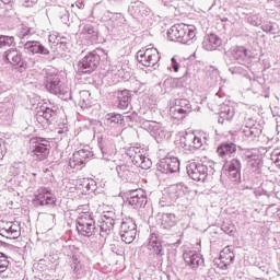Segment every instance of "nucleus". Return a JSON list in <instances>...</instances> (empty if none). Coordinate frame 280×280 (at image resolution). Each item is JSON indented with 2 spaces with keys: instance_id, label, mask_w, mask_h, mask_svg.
<instances>
[{
  "instance_id": "55",
  "label": "nucleus",
  "mask_w": 280,
  "mask_h": 280,
  "mask_svg": "<svg viewBox=\"0 0 280 280\" xmlns=\"http://www.w3.org/2000/svg\"><path fill=\"white\" fill-rule=\"evenodd\" d=\"M58 36H59V33L50 34L48 37L49 43H52V45H58Z\"/></svg>"
},
{
  "instance_id": "19",
  "label": "nucleus",
  "mask_w": 280,
  "mask_h": 280,
  "mask_svg": "<svg viewBox=\"0 0 280 280\" xmlns=\"http://www.w3.org/2000/svg\"><path fill=\"white\" fill-rule=\"evenodd\" d=\"M209 140V133L202 131L200 136L196 133H186L184 137L185 145L194 148V150H200L205 143Z\"/></svg>"
},
{
  "instance_id": "45",
  "label": "nucleus",
  "mask_w": 280,
  "mask_h": 280,
  "mask_svg": "<svg viewBox=\"0 0 280 280\" xmlns=\"http://www.w3.org/2000/svg\"><path fill=\"white\" fill-rule=\"evenodd\" d=\"M13 45H15L14 36L0 35V49H3V47H12Z\"/></svg>"
},
{
  "instance_id": "51",
  "label": "nucleus",
  "mask_w": 280,
  "mask_h": 280,
  "mask_svg": "<svg viewBox=\"0 0 280 280\" xmlns=\"http://www.w3.org/2000/svg\"><path fill=\"white\" fill-rule=\"evenodd\" d=\"M57 45L62 49H67V37L59 35L57 39Z\"/></svg>"
},
{
  "instance_id": "44",
  "label": "nucleus",
  "mask_w": 280,
  "mask_h": 280,
  "mask_svg": "<svg viewBox=\"0 0 280 280\" xmlns=\"http://www.w3.org/2000/svg\"><path fill=\"white\" fill-rule=\"evenodd\" d=\"M34 34H36V31H34V28L28 26H22L20 32L18 33V36L22 40H30V38H32Z\"/></svg>"
},
{
  "instance_id": "29",
  "label": "nucleus",
  "mask_w": 280,
  "mask_h": 280,
  "mask_svg": "<svg viewBox=\"0 0 280 280\" xmlns=\"http://www.w3.org/2000/svg\"><path fill=\"white\" fill-rule=\"evenodd\" d=\"M220 45H222V39L215 34L205 36L202 42V48L206 51H215Z\"/></svg>"
},
{
  "instance_id": "18",
  "label": "nucleus",
  "mask_w": 280,
  "mask_h": 280,
  "mask_svg": "<svg viewBox=\"0 0 280 280\" xmlns=\"http://www.w3.org/2000/svg\"><path fill=\"white\" fill-rule=\"evenodd\" d=\"M156 167L162 174H176L180 171V160L176 156H166L160 160Z\"/></svg>"
},
{
  "instance_id": "22",
  "label": "nucleus",
  "mask_w": 280,
  "mask_h": 280,
  "mask_svg": "<svg viewBox=\"0 0 280 280\" xmlns=\"http://www.w3.org/2000/svg\"><path fill=\"white\" fill-rule=\"evenodd\" d=\"M235 254L231 252V247H225L220 252V256L215 259V264L221 270H226V268L233 264Z\"/></svg>"
},
{
  "instance_id": "64",
  "label": "nucleus",
  "mask_w": 280,
  "mask_h": 280,
  "mask_svg": "<svg viewBox=\"0 0 280 280\" xmlns=\"http://www.w3.org/2000/svg\"><path fill=\"white\" fill-rule=\"evenodd\" d=\"M50 218L54 220V219L56 218V215H54V214H50Z\"/></svg>"
},
{
  "instance_id": "39",
  "label": "nucleus",
  "mask_w": 280,
  "mask_h": 280,
  "mask_svg": "<svg viewBox=\"0 0 280 280\" xmlns=\"http://www.w3.org/2000/svg\"><path fill=\"white\" fill-rule=\"evenodd\" d=\"M176 222H178V220L176 219V214L174 213H163L161 217L162 229L170 230L173 226H176Z\"/></svg>"
},
{
  "instance_id": "36",
  "label": "nucleus",
  "mask_w": 280,
  "mask_h": 280,
  "mask_svg": "<svg viewBox=\"0 0 280 280\" xmlns=\"http://www.w3.org/2000/svg\"><path fill=\"white\" fill-rule=\"evenodd\" d=\"M117 100H118V108L120 110H127L128 106H130V100H131L130 91L122 90L118 92Z\"/></svg>"
},
{
  "instance_id": "56",
  "label": "nucleus",
  "mask_w": 280,
  "mask_h": 280,
  "mask_svg": "<svg viewBox=\"0 0 280 280\" xmlns=\"http://www.w3.org/2000/svg\"><path fill=\"white\" fill-rule=\"evenodd\" d=\"M250 25H254L255 27H259V25H261V20H259V18L257 16H252L249 20Z\"/></svg>"
},
{
  "instance_id": "60",
  "label": "nucleus",
  "mask_w": 280,
  "mask_h": 280,
  "mask_svg": "<svg viewBox=\"0 0 280 280\" xmlns=\"http://www.w3.org/2000/svg\"><path fill=\"white\" fill-rule=\"evenodd\" d=\"M0 1H2V3H4L5 5H8V3L12 2V0H0Z\"/></svg>"
},
{
  "instance_id": "16",
  "label": "nucleus",
  "mask_w": 280,
  "mask_h": 280,
  "mask_svg": "<svg viewBox=\"0 0 280 280\" xmlns=\"http://www.w3.org/2000/svg\"><path fill=\"white\" fill-rule=\"evenodd\" d=\"M100 55L97 52L92 51L88 54L82 60L79 61V73H93L94 69H97V65H100Z\"/></svg>"
},
{
  "instance_id": "1",
  "label": "nucleus",
  "mask_w": 280,
  "mask_h": 280,
  "mask_svg": "<svg viewBox=\"0 0 280 280\" xmlns=\"http://www.w3.org/2000/svg\"><path fill=\"white\" fill-rule=\"evenodd\" d=\"M92 16L102 23H107V30L112 32L115 38H124L126 36V18L124 14L112 13L106 10L104 4L98 3L93 8Z\"/></svg>"
},
{
  "instance_id": "48",
  "label": "nucleus",
  "mask_w": 280,
  "mask_h": 280,
  "mask_svg": "<svg viewBox=\"0 0 280 280\" xmlns=\"http://www.w3.org/2000/svg\"><path fill=\"white\" fill-rule=\"evenodd\" d=\"M262 32L267 34H277V28L272 25V22H266L261 25Z\"/></svg>"
},
{
  "instance_id": "43",
  "label": "nucleus",
  "mask_w": 280,
  "mask_h": 280,
  "mask_svg": "<svg viewBox=\"0 0 280 280\" xmlns=\"http://www.w3.org/2000/svg\"><path fill=\"white\" fill-rule=\"evenodd\" d=\"M232 56L234 60H237V62H245L246 58H248V54L246 48L240 46L233 49Z\"/></svg>"
},
{
  "instance_id": "34",
  "label": "nucleus",
  "mask_w": 280,
  "mask_h": 280,
  "mask_svg": "<svg viewBox=\"0 0 280 280\" xmlns=\"http://www.w3.org/2000/svg\"><path fill=\"white\" fill-rule=\"evenodd\" d=\"M77 189L81 194H86L88 191H95V180L90 178H81L78 180Z\"/></svg>"
},
{
  "instance_id": "12",
  "label": "nucleus",
  "mask_w": 280,
  "mask_h": 280,
  "mask_svg": "<svg viewBox=\"0 0 280 280\" xmlns=\"http://www.w3.org/2000/svg\"><path fill=\"white\" fill-rule=\"evenodd\" d=\"M31 152L38 161H45L49 156V141L45 138H34L31 140Z\"/></svg>"
},
{
  "instance_id": "46",
  "label": "nucleus",
  "mask_w": 280,
  "mask_h": 280,
  "mask_svg": "<svg viewBox=\"0 0 280 280\" xmlns=\"http://www.w3.org/2000/svg\"><path fill=\"white\" fill-rule=\"evenodd\" d=\"M10 266V260L5 254L0 253V272H5Z\"/></svg>"
},
{
  "instance_id": "47",
  "label": "nucleus",
  "mask_w": 280,
  "mask_h": 280,
  "mask_svg": "<svg viewBox=\"0 0 280 280\" xmlns=\"http://www.w3.org/2000/svg\"><path fill=\"white\" fill-rule=\"evenodd\" d=\"M221 230L225 232L226 235H235V225L233 223H223Z\"/></svg>"
},
{
  "instance_id": "13",
  "label": "nucleus",
  "mask_w": 280,
  "mask_h": 280,
  "mask_svg": "<svg viewBox=\"0 0 280 280\" xmlns=\"http://www.w3.org/2000/svg\"><path fill=\"white\" fill-rule=\"evenodd\" d=\"M191 112V103L187 98H176L175 105L171 107L170 115L173 119H185Z\"/></svg>"
},
{
  "instance_id": "8",
  "label": "nucleus",
  "mask_w": 280,
  "mask_h": 280,
  "mask_svg": "<svg viewBox=\"0 0 280 280\" xmlns=\"http://www.w3.org/2000/svg\"><path fill=\"white\" fill-rule=\"evenodd\" d=\"M58 115V107H56L51 103H43L42 105L37 106L35 119L42 126L47 124H51L56 116Z\"/></svg>"
},
{
  "instance_id": "2",
  "label": "nucleus",
  "mask_w": 280,
  "mask_h": 280,
  "mask_svg": "<svg viewBox=\"0 0 280 280\" xmlns=\"http://www.w3.org/2000/svg\"><path fill=\"white\" fill-rule=\"evenodd\" d=\"M170 40L191 45L196 38V26L187 24H175L167 31Z\"/></svg>"
},
{
  "instance_id": "49",
  "label": "nucleus",
  "mask_w": 280,
  "mask_h": 280,
  "mask_svg": "<svg viewBox=\"0 0 280 280\" xmlns=\"http://www.w3.org/2000/svg\"><path fill=\"white\" fill-rule=\"evenodd\" d=\"M271 161L275 163V165H277V167H279L280 170V151L279 150H275L271 153Z\"/></svg>"
},
{
  "instance_id": "58",
  "label": "nucleus",
  "mask_w": 280,
  "mask_h": 280,
  "mask_svg": "<svg viewBox=\"0 0 280 280\" xmlns=\"http://www.w3.org/2000/svg\"><path fill=\"white\" fill-rule=\"evenodd\" d=\"M84 0H78L75 2V7L79 9V10H84Z\"/></svg>"
},
{
  "instance_id": "41",
  "label": "nucleus",
  "mask_w": 280,
  "mask_h": 280,
  "mask_svg": "<svg viewBox=\"0 0 280 280\" xmlns=\"http://www.w3.org/2000/svg\"><path fill=\"white\" fill-rule=\"evenodd\" d=\"M79 33L86 36V38H92V40L97 38V32H95V28L91 24H81L79 26Z\"/></svg>"
},
{
  "instance_id": "24",
  "label": "nucleus",
  "mask_w": 280,
  "mask_h": 280,
  "mask_svg": "<svg viewBox=\"0 0 280 280\" xmlns=\"http://www.w3.org/2000/svg\"><path fill=\"white\" fill-rule=\"evenodd\" d=\"M233 117H235V106L231 102L223 103L219 109L218 121L224 124V121H232Z\"/></svg>"
},
{
  "instance_id": "14",
  "label": "nucleus",
  "mask_w": 280,
  "mask_h": 280,
  "mask_svg": "<svg viewBox=\"0 0 280 280\" xmlns=\"http://www.w3.org/2000/svg\"><path fill=\"white\" fill-rule=\"evenodd\" d=\"M137 60L142 67H154L161 60L159 50L154 47L141 49L137 52Z\"/></svg>"
},
{
  "instance_id": "7",
  "label": "nucleus",
  "mask_w": 280,
  "mask_h": 280,
  "mask_svg": "<svg viewBox=\"0 0 280 280\" xmlns=\"http://www.w3.org/2000/svg\"><path fill=\"white\" fill-rule=\"evenodd\" d=\"M126 154L136 167H141V170H150V167H152V161L150 158L145 156V149L141 147H130L127 149Z\"/></svg>"
},
{
  "instance_id": "33",
  "label": "nucleus",
  "mask_w": 280,
  "mask_h": 280,
  "mask_svg": "<svg viewBox=\"0 0 280 280\" xmlns=\"http://www.w3.org/2000/svg\"><path fill=\"white\" fill-rule=\"evenodd\" d=\"M101 152L105 161H112V163H115L113 160L115 159V154H117V149H115V144H113V142H107L101 147Z\"/></svg>"
},
{
  "instance_id": "53",
  "label": "nucleus",
  "mask_w": 280,
  "mask_h": 280,
  "mask_svg": "<svg viewBox=\"0 0 280 280\" xmlns=\"http://www.w3.org/2000/svg\"><path fill=\"white\" fill-rule=\"evenodd\" d=\"M170 69H173L175 71V73H178L179 65H178V61H176V57H173L171 59V67H170Z\"/></svg>"
},
{
  "instance_id": "35",
  "label": "nucleus",
  "mask_w": 280,
  "mask_h": 280,
  "mask_svg": "<svg viewBox=\"0 0 280 280\" xmlns=\"http://www.w3.org/2000/svg\"><path fill=\"white\" fill-rule=\"evenodd\" d=\"M229 71L232 73V75H243V78H247L248 80L253 78V71L250 70V66H235L231 67Z\"/></svg>"
},
{
  "instance_id": "38",
  "label": "nucleus",
  "mask_w": 280,
  "mask_h": 280,
  "mask_svg": "<svg viewBox=\"0 0 280 280\" xmlns=\"http://www.w3.org/2000/svg\"><path fill=\"white\" fill-rule=\"evenodd\" d=\"M131 14L136 16V19H139V16H148L150 14V9L145 8V5L142 2H135L130 8H129Z\"/></svg>"
},
{
  "instance_id": "5",
  "label": "nucleus",
  "mask_w": 280,
  "mask_h": 280,
  "mask_svg": "<svg viewBox=\"0 0 280 280\" xmlns=\"http://www.w3.org/2000/svg\"><path fill=\"white\" fill-rule=\"evenodd\" d=\"M213 161H203V162H190L187 166V174L189 178L200 183V180H205L208 174H214L215 168H213Z\"/></svg>"
},
{
  "instance_id": "40",
  "label": "nucleus",
  "mask_w": 280,
  "mask_h": 280,
  "mask_svg": "<svg viewBox=\"0 0 280 280\" xmlns=\"http://www.w3.org/2000/svg\"><path fill=\"white\" fill-rule=\"evenodd\" d=\"M116 172L121 180H128V178L132 176V166L128 164H118L116 166Z\"/></svg>"
},
{
  "instance_id": "61",
  "label": "nucleus",
  "mask_w": 280,
  "mask_h": 280,
  "mask_svg": "<svg viewBox=\"0 0 280 280\" xmlns=\"http://www.w3.org/2000/svg\"><path fill=\"white\" fill-rule=\"evenodd\" d=\"M3 91V82L0 81V93Z\"/></svg>"
},
{
  "instance_id": "63",
  "label": "nucleus",
  "mask_w": 280,
  "mask_h": 280,
  "mask_svg": "<svg viewBox=\"0 0 280 280\" xmlns=\"http://www.w3.org/2000/svg\"><path fill=\"white\" fill-rule=\"evenodd\" d=\"M66 248H67V246H63V248H62V253H63V254L67 253Z\"/></svg>"
},
{
  "instance_id": "26",
  "label": "nucleus",
  "mask_w": 280,
  "mask_h": 280,
  "mask_svg": "<svg viewBox=\"0 0 280 280\" xmlns=\"http://www.w3.org/2000/svg\"><path fill=\"white\" fill-rule=\"evenodd\" d=\"M148 248L149 250H153L158 257H163V255H165V247L156 233L150 235Z\"/></svg>"
},
{
  "instance_id": "54",
  "label": "nucleus",
  "mask_w": 280,
  "mask_h": 280,
  "mask_svg": "<svg viewBox=\"0 0 280 280\" xmlns=\"http://www.w3.org/2000/svg\"><path fill=\"white\" fill-rule=\"evenodd\" d=\"M162 3L165 8H176V0H162Z\"/></svg>"
},
{
  "instance_id": "9",
  "label": "nucleus",
  "mask_w": 280,
  "mask_h": 280,
  "mask_svg": "<svg viewBox=\"0 0 280 280\" xmlns=\"http://www.w3.org/2000/svg\"><path fill=\"white\" fill-rule=\"evenodd\" d=\"M119 235L125 244H132L137 238V223L132 218H125L120 224Z\"/></svg>"
},
{
  "instance_id": "3",
  "label": "nucleus",
  "mask_w": 280,
  "mask_h": 280,
  "mask_svg": "<svg viewBox=\"0 0 280 280\" xmlns=\"http://www.w3.org/2000/svg\"><path fill=\"white\" fill-rule=\"evenodd\" d=\"M46 90L52 95H58L61 100L71 97V89L67 83L62 82L60 74L48 72L45 81Z\"/></svg>"
},
{
  "instance_id": "30",
  "label": "nucleus",
  "mask_w": 280,
  "mask_h": 280,
  "mask_svg": "<svg viewBox=\"0 0 280 280\" xmlns=\"http://www.w3.org/2000/svg\"><path fill=\"white\" fill-rule=\"evenodd\" d=\"M187 194V186L184 184H175L168 187L167 196L171 202L178 200V198H183Z\"/></svg>"
},
{
  "instance_id": "25",
  "label": "nucleus",
  "mask_w": 280,
  "mask_h": 280,
  "mask_svg": "<svg viewBox=\"0 0 280 280\" xmlns=\"http://www.w3.org/2000/svg\"><path fill=\"white\" fill-rule=\"evenodd\" d=\"M4 58L10 65L20 67L21 71L25 69V62H23V55L18 49H9L4 52Z\"/></svg>"
},
{
  "instance_id": "31",
  "label": "nucleus",
  "mask_w": 280,
  "mask_h": 280,
  "mask_svg": "<svg viewBox=\"0 0 280 280\" xmlns=\"http://www.w3.org/2000/svg\"><path fill=\"white\" fill-rule=\"evenodd\" d=\"M245 159L247 161V165L254 174H259L261 172V160L259 155L252 154L250 151L245 153Z\"/></svg>"
},
{
  "instance_id": "4",
  "label": "nucleus",
  "mask_w": 280,
  "mask_h": 280,
  "mask_svg": "<svg viewBox=\"0 0 280 280\" xmlns=\"http://www.w3.org/2000/svg\"><path fill=\"white\" fill-rule=\"evenodd\" d=\"M78 217H77V231L80 235L84 237H92L95 235L97 228L95 226V218L93 217V212L82 211V208H78Z\"/></svg>"
},
{
  "instance_id": "52",
  "label": "nucleus",
  "mask_w": 280,
  "mask_h": 280,
  "mask_svg": "<svg viewBox=\"0 0 280 280\" xmlns=\"http://www.w3.org/2000/svg\"><path fill=\"white\" fill-rule=\"evenodd\" d=\"M7 152H8V149H5V143L2 140H0V161L3 160Z\"/></svg>"
},
{
  "instance_id": "6",
  "label": "nucleus",
  "mask_w": 280,
  "mask_h": 280,
  "mask_svg": "<svg viewBox=\"0 0 280 280\" xmlns=\"http://www.w3.org/2000/svg\"><path fill=\"white\" fill-rule=\"evenodd\" d=\"M241 121H243V127L240 130V135H243L245 139H257L261 135V125L255 122V119L246 113L240 115Z\"/></svg>"
},
{
  "instance_id": "27",
  "label": "nucleus",
  "mask_w": 280,
  "mask_h": 280,
  "mask_svg": "<svg viewBox=\"0 0 280 280\" xmlns=\"http://www.w3.org/2000/svg\"><path fill=\"white\" fill-rule=\"evenodd\" d=\"M24 51L26 54H40L42 56H49V49H47L40 42L27 40L24 44Z\"/></svg>"
},
{
  "instance_id": "17",
  "label": "nucleus",
  "mask_w": 280,
  "mask_h": 280,
  "mask_svg": "<svg viewBox=\"0 0 280 280\" xmlns=\"http://www.w3.org/2000/svg\"><path fill=\"white\" fill-rule=\"evenodd\" d=\"M0 235L7 237V240H16L21 237V224L16 221H1Z\"/></svg>"
},
{
  "instance_id": "42",
  "label": "nucleus",
  "mask_w": 280,
  "mask_h": 280,
  "mask_svg": "<svg viewBox=\"0 0 280 280\" xmlns=\"http://www.w3.org/2000/svg\"><path fill=\"white\" fill-rule=\"evenodd\" d=\"M93 102L91 101V92L83 90L80 92L79 106L81 108H91Z\"/></svg>"
},
{
  "instance_id": "62",
  "label": "nucleus",
  "mask_w": 280,
  "mask_h": 280,
  "mask_svg": "<svg viewBox=\"0 0 280 280\" xmlns=\"http://www.w3.org/2000/svg\"><path fill=\"white\" fill-rule=\"evenodd\" d=\"M115 75L121 77V70H118V73H115Z\"/></svg>"
},
{
  "instance_id": "20",
  "label": "nucleus",
  "mask_w": 280,
  "mask_h": 280,
  "mask_svg": "<svg viewBox=\"0 0 280 280\" xmlns=\"http://www.w3.org/2000/svg\"><path fill=\"white\" fill-rule=\"evenodd\" d=\"M141 126L143 130H147V132H149L151 137H154L158 141L165 139V128H163L161 124L152 120H144Z\"/></svg>"
},
{
  "instance_id": "57",
  "label": "nucleus",
  "mask_w": 280,
  "mask_h": 280,
  "mask_svg": "<svg viewBox=\"0 0 280 280\" xmlns=\"http://www.w3.org/2000/svg\"><path fill=\"white\" fill-rule=\"evenodd\" d=\"M37 2L38 0H20V3H23L26 8H32V5Z\"/></svg>"
},
{
  "instance_id": "23",
  "label": "nucleus",
  "mask_w": 280,
  "mask_h": 280,
  "mask_svg": "<svg viewBox=\"0 0 280 280\" xmlns=\"http://www.w3.org/2000/svg\"><path fill=\"white\" fill-rule=\"evenodd\" d=\"M184 260L186 261L187 266L191 268L192 270H196L199 266H205V258H202V255L200 253L189 250L185 252Z\"/></svg>"
},
{
  "instance_id": "50",
  "label": "nucleus",
  "mask_w": 280,
  "mask_h": 280,
  "mask_svg": "<svg viewBox=\"0 0 280 280\" xmlns=\"http://www.w3.org/2000/svg\"><path fill=\"white\" fill-rule=\"evenodd\" d=\"M178 82H180V79H166L164 84L165 86H172V89H174V86H178Z\"/></svg>"
},
{
  "instance_id": "59",
  "label": "nucleus",
  "mask_w": 280,
  "mask_h": 280,
  "mask_svg": "<svg viewBox=\"0 0 280 280\" xmlns=\"http://www.w3.org/2000/svg\"><path fill=\"white\" fill-rule=\"evenodd\" d=\"M73 261H78V258L73 257ZM73 270L74 272H78V270H80V268L78 267V262H74Z\"/></svg>"
},
{
  "instance_id": "32",
  "label": "nucleus",
  "mask_w": 280,
  "mask_h": 280,
  "mask_svg": "<svg viewBox=\"0 0 280 280\" xmlns=\"http://www.w3.org/2000/svg\"><path fill=\"white\" fill-rule=\"evenodd\" d=\"M217 152L221 159H229L230 156H233L235 152H237V147L235 143H223L220 147H218Z\"/></svg>"
},
{
  "instance_id": "37",
  "label": "nucleus",
  "mask_w": 280,
  "mask_h": 280,
  "mask_svg": "<svg viewBox=\"0 0 280 280\" xmlns=\"http://www.w3.org/2000/svg\"><path fill=\"white\" fill-rule=\"evenodd\" d=\"M105 126H109L110 128H115V126H124V116L115 113L106 114Z\"/></svg>"
},
{
  "instance_id": "28",
  "label": "nucleus",
  "mask_w": 280,
  "mask_h": 280,
  "mask_svg": "<svg viewBox=\"0 0 280 280\" xmlns=\"http://www.w3.org/2000/svg\"><path fill=\"white\" fill-rule=\"evenodd\" d=\"M225 170L228 171L229 178L231 180H236L241 176L242 162L237 159H233L225 165Z\"/></svg>"
},
{
  "instance_id": "15",
  "label": "nucleus",
  "mask_w": 280,
  "mask_h": 280,
  "mask_svg": "<svg viewBox=\"0 0 280 280\" xmlns=\"http://www.w3.org/2000/svg\"><path fill=\"white\" fill-rule=\"evenodd\" d=\"M93 156V152L89 149V147L84 149H80L75 151L73 155L70 158L69 165L72 170H82L89 159Z\"/></svg>"
},
{
  "instance_id": "11",
  "label": "nucleus",
  "mask_w": 280,
  "mask_h": 280,
  "mask_svg": "<svg viewBox=\"0 0 280 280\" xmlns=\"http://www.w3.org/2000/svg\"><path fill=\"white\" fill-rule=\"evenodd\" d=\"M117 215L113 211L103 212L98 221L100 235L106 240L115 229V220Z\"/></svg>"
},
{
  "instance_id": "10",
  "label": "nucleus",
  "mask_w": 280,
  "mask_h": 280,
  "mask_svg": "<svg viewBox=\"0 0 280 280\" xmlns=\"http://www.w3.org/2000/svg\"><path fill=\"white\" fill-rule=\"evenodd\" d=\"M34 205L37 207H56V195L50 188L40 187L35 191Z\"/></svg>"
},
{
  "instance_id": "21",
  "label": "nucleus",
  "mask_w": 280,
  "mask_h": 280,
  "mask_svg": "<svg viewBox=\"0 0 280 280\" xmlns=\"http://www.w3.org/2000/svg\"><path fill=\"white\" fill-rule=\"evenodd\" d=\"M128 205L133 209H141L148 205V197L145 196V191L143 189H136L130 192L128 198Z\"/></svg>"
}]
</instances>
